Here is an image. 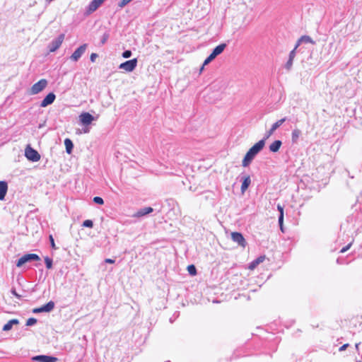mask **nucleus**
Listing matches in <instances>:
<instances>
[{"instance_id":"6","label":"nucleus","mask_w":362,"mask_h":362,"mask_svg":"<svg viewBox=\"0 0 362 362\" xmlns=\"http://www.w3.org/2000/svg\"><path fill=\"white\" fill-rule=\"evenodd\" d=\"M64 40V34L59 35L56 39L53 40L48 45L50 52H55L62 45Z\"/></svg>"},{"instance_id":"8","label":"nucleus","mask_w":362,"mask_h":362,"mask_svg":"<svg viewBox=\"0 0 362 362\" xmlns=\"http://www.w3.org/2000/svg\"><path fill=\"white\" fill-rule=\"evenodd\" d=\"M231 239L233 242L236 243L239 246L245 247L247 243L243 235L238 232L231 233Z\"/></svg>"},{"instance_id":"44","label":"nucleus","mask_w":362,"mask_h":362,"mask_svg":"<svg viewBox=\"0 0 362 362\" xmlns=\"http://www.w3.org/2000/svg\"><path fill=\"white\" fill-rule=\"evenodd\" d=\"M360 343H358V344H356V349H358V346H359Z\"/></svg>"},{"instance_id":"24","label":"nucleus","mask_w":362,"mask_h":362,"mask_svg":"<svg viewBox=\"0 0 362 362\" xmlns=\"http://www.w3.org/2000/svg\"><path fill=\"white\" fill-rule=\"evenodd\" d=\"M44 312L49 313L52 311L54 308V303L53 301H49L47 304L42 305Z\"/></svg>"},{"instance_id":"28","label":"nucleus","mask_w":362,"mask_h":362,"mask_svg":"<svg viewBox=\"0 0 362 362\" xmlns=\"http://www.w3.org/2000/svg\"><path fill=\"white\" fill-rule=\"evenodd\" d=\"M82 226L86 228H93V223L91 220H86L83 222Z\"/></svg>"},{"instance_id":"2","label":"nucleus","mask_w":362,"mask_h":362,"mask_svg":"<svg viewBox=\"0 0 362 362\" xmlns=\"http://www.w3.org/2000/svg\"><path fill=\"white\" fill-rule=\"evenodd\" d=\"M47 81L45 78L40 79L38 82L32 86L29 90L30 95H36L42 92L47 86Z\"/></svg>"},{"instance_id":"18","label":"nucleus","mask_w":362,"mask_h":362,"mask_svg":"<svg viewBox=\"0 0 362 362\" xmlns=\"http://www.w3.org/2000/svg\"><path fill=\"white\" fill-rule=\"evenodd\" d=\"M264 259H265V256H259V257H257L256 259L252 261L249 264L248 268L250 269H251V270H253L254 269H255L257 267V266L258 264H259L260 263L263 262Z\"/></svg>"},{"instance_id":"15","label":"nucleus","mask_w":362,"mask_h":362,"mask_svg":"<svg viewBox=\"0 0 362 362\" xmlns=\"http://www.w3.org/2000/svg\"><path fill=\"white\" fill-rule=\"evenodd\" d=\"M8 190V185L5 181H0V200H4Z\"/></svg>"},{"instance_id":"37","label":"nucleus","mask_w":362,"mask_h":362,"mask_svg":"<svg viewBox=\"0 0 362 362\" xmlns=\"http://www.w3.org/2000/svg\"><path fill=\"white\" fill-rule=\"evenodd\" d=\"M34 313H43V308L42 306L40 308H35L33 311Z\"/></svg>"},{"instance_id":"36","label":"nucleus","mask_w":362,"mask_h":362,"mask_svg":"<svg viewBox=\"0 0 362 362\" xmlns=\"http://www.w3.org/2000/svg\"><path fill=\"white\" fill-rule=\"evenodd\" d=\"M277 209L279 211V215L284 216V207L281 206L280 204L277 205Z\"/></svg>"},{"instance_id":"42","label":"nucleus","mask_w":362,"mask_h":362,"mask_svg":"<svg viewBox=\"0 0 362 362\" xmlns=\"http://www.w3.org/2000/svg\"><path fill=\"white\" fill-rule=\"evenodd\" d=\"M11 293H12L13 295H14L15 296H16L17 298H18L21 297V296H20V295H18V294L16 293V290H15V289H12V290H11Z\"/></svg>"},{"instance_id":"25","label":"nucleus","mask_w":362,"mask_h":362,"mask_svg":"<svg viewBox=\"0 0 362 362\" xmlns=\"http://www.w3.org/2000/svg\"><path fill=\"white\" fill-rule=\"evenodd\" d=\"M216 57H214L211 54L204 60L202 67L200 71H202L204 69V66L209 64L211 61H213Z\"/></svg>"},{"instance_id":"5","label":"nucleus","mask_w":362,"mask_h":362,"mask_svg":"<svg viewBox=\"0 0 362 362\" xmlns=\"http://www.w3.org/2000/svg\"><path fill=\"white\" fill-rule=\"evenodd\" d=\"M137 59L134 58L133 59L126 61L119 64V69L124 70L127 72L133 71L137 66Z\"/></svg>"},{"instance_id":"1","label":"nucleus","mask_w":362,"mask_h":362,"mask_svg":"<svg viewBox=\"0 0 362 362\" xmlns=\"http://www.w3.org/2000/svg\"><path fill=\"white\" fill-rule=\"evenodd\" d=\"M264 145V139H261L254 146H252L246 153L242 161V165L243 167H247L252 163L256 156L263 149Z\"/></svg>"},{"instance_id":"16","label":"nucleus","mask_w":362,"mask_h":362,"mask_svg":"<svg viewBox=\"0 0 362 362\" xmlns=\"http://www.w3.org/2000/svg\"><path fill=\"white\" fill-rule=\"evenodd\" d=\"M226 47V44L222 43L219 45L216 46L211 53L214 57H216L218 55L221 54L225 48Z\"/></svg>"},{"instance_id":"4","label":"nucleus","mask_w":362,"mask_h":362,"mask_svg":"<svg viewBox=\"0 0 362 362\" xmlns=\"http://www.w3.org/2000/svg\"><path fill=\"white\" fill-rule=\"evenodd\" d=\"M40 257L36 254H26L23 255L17 262L16 266L18 267H22L24 264L40 260Z\"/></svg>"},{"instance_id":"14","label":"nucleus","mask_w":362,"mask_h":362,"mask_svg":"<svg viewBox=\"0 0 362 362\" xmlns=\"http://www.w3.org/2000/svg\"><path fill=\"white\" fill-rule=\"evenodd\" d=\"M153 211V209L151 207H144L142 209H140L139 211H137L136 213H135L132 216L135 218H139L144 216L147 214H149L150 213Z\"/></svg>"},{"instance_id":"10","label":"nucleus","mask_w":362,"mask_h":362,"mask_svg":"<svg viewBox=\"0 0 362 362\" xmlns=\"http://www.w3.org/2000/svg\"><path fill=\"white\" fill-rule=\"evenodd\" d=\"M32 360L38 362H57L58 361V358L57 357L52 356L38 355L33 356L32 358Z\"/></svg>"},{"instance_id":"17","label":"nucleus","mask_w":362,"mask_h":362,"mask_svg":"<svg viewBox=\"0 0 362 362\" xmlns=\"http://www.w3.org/2000/svg\"><path fill=\"white\" fill-rule=\"evenodd\" d=\"M282 145V142L280 140H276L269 145V151L273 153L279 151V148Z\"/></svg>"},{"instance_id":"3","label":"nucleus","mask_w":362,"mask_h":362,"mask_svg":"<svg viewBox=\"0 0 362 362\" xmlns=\"http://www.w3.org/2000/svg\"><path fill=\"white\" fill-rule=\"evenodd\" d=\"M25 156L28 160L33 162H37L40 159V155L39 153L30 145H28L25 149Z\"/></svg>"},{"instance_id":"40","label":"nucleus","mask_w":362,"mask_h":362,"mask_svg":"<svg viewBox=\"0 0 362 362\" xmlns=\"http://www.w3.org/2000/svg\"><path fill=\"white\" fill-rule=\"evenodd\" d=\"M348 346H349V344H345L339 348V351H344Z\"/></svg>"},{"instance_id":"34","label":"nucleus","mask_w":362,"mask_h":362,"mask_svg":"<svg viewBox=\"0 0 362 362\" xmlns=\"http://www.w3.org/2000/svg\"><path fill=\"white\" fill-rule=\"evenodd\" d=\"M283 222H284V216L279 215V226H280V229H281V230L282 232H284Z\"/></svg>"},{"instance_id":"11","label":"nucleus","mask_w":362,"mask_h":362,"mask_svg":"<svg viewBox=\"0 0 362 362\" xmlns=\"http://www.w3.org/2000/svg\"><path fill=\"white\" fill-rule=\"evenodd\" d=\"M104 1L105 0H93L87 8L86 13L89 15L96 11Z\"/></svg>"},{"instance_id":"31","label":"nucleus","mask_w":362,"mask_h":362,"mask_svg":"<svg viewBox=\"0 0 362 362\" xmlns=\"http://www.w3.org/2000/svg\"><path fill=\"white\" fill-rule=\"evenodd\" d=\"M93 202H94L95 204H100V205H101V204H103V203H104L103 199L101 197H95L93 198Z\"/></svg>"},{"instance_id":"43","label":"nucleus","mask_w":362,"mask_h":362,"mask_svg":"<svg viewBox=\"0 0 362 362\" xmlns=\"http://www.w3.org/2000/svg\"><path fill=\"white\" fill-rule=\"evenodd\" d=\"M108 38V35H104L102 39V43L104 44Z\"/></svg>"},{"instance_id":"33","label":"nucleus","mask_w":362,"mask_h":362,"mask_svg":"<svg viewBox=\"0 0 362 362\" xmlns=\"http://www.w3.org/2000/svg\"><path fill=\"white\" fill-rule=\"evenodd\" d=\"M293 59H288V60L287 61V62L285 65V67L287 70H290L291 69L292 65H293Z\"/></svg>"},{"instance_id":"27","label":"nucleus","mask_w":362,"mask_h":362,"mask_svg":"<svg viewBox=\"0 0 362 362\" xmlns=\"http://www.w3.org/2000/svg\"><path fill=\"white\" fill-rule=\"evenodd\" d=\"M45 262L47 269H51L52 267V259L49 257H46L45 258Z\"/></svg>"},{"instance_id":"21","label":"nucleus","mask_w":362,"mask_h":362,"mask_svg":"<svg viewBox=\"0 0 362 362\" xmlns=\"http://www.w3.org/2000/svg\"><path fill=\"white\" fill-rule=\"evenodd\" d=\"M301 135V131L298 129H294L291 133V140L293 144H296L298 141L300 136Z\"/></svg>"},{"instance_id":"35","label":"nucleus","mask_w":362,"mask_h":362,"mask_svg":"<svg viewBox=\"0 0 362 362\" xmlns=\"http://www.w3.org/2000/svg\"><path fill=\"white\" fill-rule=\"evenodd\" d=\"M132 53L130 50H126L122 53V57L124 58H129L132 56Z\"/></svg>"},{"instance_id":"39","label":"nucleus","mask_w":362,"mask_h":362,"mask_svg":"<svg viewBox=\"0 0 362 362\" xmlns=\"http://www.w3.org/2000/svg\"><path fill=\"white\" fill-rule=\"evenodd\" d=\"M351 247V243H350V244H349L348 245H346V247H344L341 250L340 252H341V253H344V252H346V251L349 249V247Z\"/></svg>"},{"instance_id":"23","label":"nucleus","mask_w":362,"mask_h":362,"mask_svg":"<svg viewBox=\"0 0 362 362\" xmlns=\"http://www.w3.org/2000/svg\"><path fill=\"white\" fill-rule=\"evenodd\" d=\"M64 145L66 152L71 153L74 147L72 141L69 139H66L64 140Z\"/></svg>"},{"instance_id":"38","label":"nucleus","mask_w":362,"mask_h":362,"mask_svg":"<svg viewBox=\"0 0 362 362\" xmlns=\"http://www.w3.org/2000/svg\"><path fill=\"white\" fill-rule=\"evenodd\" d=\"M98 57V54L95 53H92L90 57V59L92 62H94L95 59Z\"/></svg>"},{"instance_id":"32","label":"nucleus","mask_w":362,"mask_h":362,"mask_svg":"<svg viewBox=\"0 0 362 362\" xmlns=\"http://www.w3.org/2000/svg\"><path fill=\"white\" fill-rule=\"evenodd\" d=\"M49 242H50L52 248L54 249V250H57V247H56V245H55V243H54V240L53 236L52 235H50L49 236Z\"/></svg>"},{"instance_id":"20","label":"nucleus","mask_w":362,"mask_h":362,"mask_svg":"<svg viewBox=\"0 0 362 362\" xmlns=\"http://www.w3.org/2000/svg\"><path fill=\"white\" fill-rule=\"evenodd\" d=\"M250 183H251L250 177L249 175L245 176L243 178V183H242V185H241V192H242L243 194L248 188V187L250 186Z\"/></svg>"},{"instance_id":"7","label":"nucleus","mask_w":362,"mask_h":362,"mask_svg":"<svg viewBox=\"0 0 362 362\" xmlns=\"http://www.w3.org/2000/svg\"><path fill=\"white\" fill-rule=\"evenodd\" d=\"M286 120V117H284L278 121H276L275 123H274L270 128L269 130H268L262 139H264V141L268 139L273 134L274 132L280 127L281 126L284 122H285Z\"/></svg>"},{"instance_id":"30","label":"nucleus","mask_w":362,"mask_h":362,"mask_svg":"<svg viewBox=\"0 0 362 362\" xmlns=\"http://www.w3.org/2000/svg\"><path fill=\"white\" fill-rule=\"evenodd\" d=\"M298 47V46H297V45H296L294 49L293 50L291 51L290 54H289V58L288 59H294L295 57H296V49Z\"/></svg>"},{"instance_id":"9","label":"nucleus","mask_w":362,"mask_h":362,"mask_svg":"<svg viewBox=\"0 0 362 362\" xmlns=\"http://www.w3.org/2000/svg\"><path fill=\"white\" fill-rule=\"evenodd\" d=\"M87 48V45L83 44L77 48L70 57L71 60L77 62L81 56L85 53Z\"/></svg>"},{"instance_id":"26","label":"nucleus","mask_w":362,"mask_h":362,"mask_svg":"<svg viewBox=\"0 0 362 362\" xmlns=\"http://www.w3.org/2000/svg\"><path fill=\"white\" fill-rule=\"evenodd\" d=\"M187 271L191 275H195L197 274V269L193 264L189 265L187 267Z\"/></svg>"},{"instance_id":"12","label":"nucleus","mask_w":362,"mask_h":362,"mask_svg":"<svg viewBox=\"0 0 362 362\" xmlns=\"http://www.w3.org/2000/svg\"><path fill=\"white\" fill-rule=\"evenodd\" d=\"M79 119L83 125H88L94 120L93 116L88 112L81 113L79 116Z\"/></svg>"},{"instance_id":"19","label":"nucleus","mask_w":362,"mask_h":362,"mask_svg":"<svg viewBox=\"0 0 362 362\" xmlns=\"http://www.w3.org/2000/svg\"><path fill=\"white\" fill-rule=\"evenodd\" d=\"M18 324H19L18 320L12 319L4 325L3 330L4 331H9L12 329L13 325H18Z\"/></svg>"},{"instance_id":"13","label":"nucleus","mask_w":362,"mask_h":362,"mask_svg":"<svg viewBox=\"0 0 362 362\" xmlns=\"http://www.w3.org/2000/svg\"><path fill=\"white\" fill-rule=\"evenodd\" d=\"M56 98L55 95L53 93H50L46 95V97L42 100L40 107H45L52 104Z\"/></svg>"},{"instance_id":"29","label":"nucleus","mask_w":362,"mask_h":362,"mask_svg":"<svg viewBox=\"0 0 362 362\" xmlns=\"http://www.w3.org/2000/svg\"><path fill=\"white\" fill-rule=\"evenodd\" d=\"M36 323H37V320L33 317H30L26 321L27 326H33V325H35Z\"/></svg>"},{"instance_id":"22","label":"nucleus","mask_w":362,"mask_h":362,"mask_svg":"<svg viewBox=\"0 0 362 362\" xmlns=\"http://www.w3.org/2000/svg\"><path fill=\"white\" fill-rule=\"evenodd\" d=\"M303 42L311 43V44H313V45L315 43L312 40V38L310 36H308V35H303V36L300 37V38L298 40L296 45H297V46H299L300 45V43H303Z\"/></svg>"},{"instance_id":"41","label":"nucleus","mask_w":362,"mask_h":362,"mask_svg":"<svg viewBox=\"0 0 362 362\" xmlns=\"http://www.w3.org/2000/svg\"><path fill=\"white\" fill-rule=\"evenodd\" d=\"M105 262L106 263H109V264H113V263H115V260H114V259H105Z\"/></svg>"}]
</instances>
